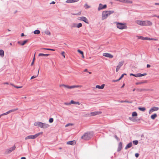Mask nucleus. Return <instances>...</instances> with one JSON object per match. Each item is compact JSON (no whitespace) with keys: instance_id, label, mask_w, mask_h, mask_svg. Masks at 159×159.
I'll use <instances>...</instances> for the list:
<instances>
[{"instance_id":"49530a36","label":"nucleus","mask_w":159,"mask_h":159,"mask_svg":"<svg viewBox=\"0 0 159 159\" xmlns=\"http://www.w3.org/2000/svg\"><path fill=\"white\" fill-rule=\"evenodd\" d=\"M75 102L74 101L72 100L70 101V102L68 104H75Z\"/></svg>"},{"instance_id":"39448f33","label":"nucleus","mask_w":159,"mask_h":159,"mask_svg":"<svg viewBox=\"0 0 159 159\" xmlns=\"http://www.w3.org/2000/svg\"><path fill=\"white\" fill-rule=\"evenodd\" d=\"M129 119L133 122H136L138 123H140V119H138L137 117H129Z\"/></svg>"},{"instance_id":"4d7b16f0","label":"nucleus","mask_w":159,"mask_h":159,"mask_svg":"<svg viewBox=\"0 0 159 159\" xmlns=\"http://www.w3.org/2000/svg\"><path fill=\"white\" fill-rule=\"evenodd\" d=\"M150 40H154V41H157L158 39H154V38H150Z\"/></svg>"},{"instance_id":"603ef678","label":"nucleus","mask_w":159,"mask_h":159,"mask_svg":"<svg viewBox=\"0 0 159 159\" xmlns=\"http://www.w3.org/2000/svg\"><path fill=\"white\" fill-rule=\"evenodd\" d=\"M120 80V78H119L118 79V80H112V82H117L119 80Z\"/></svg>"},{"instance_id":"2f4dec72","label":"nucleus","mask_w":159,"mask_h":159,"mask_svg":"<svg viewBox=\"0 0 159 159\" xmlns=\"http://www.w3.org/2000/svg\"><path fill=\"white\" fill-rule=\"evenodd\" d=\"M82 26V25L81 23H79L78 24H76V27L80 28Z\"/></svg>"},{"instance_id":"6e6552de","label":"nucleus","mask_w":159,"mask_h":159,"mask_svg":"<svg viewBox=\"0 0 159 159\" xmlns=\"http://www.w3.org/2000/svg\"><path fill=\"white\" fill-rule=\"evenodd\" d=\"M102 113V112L101 111H96L91 112L90 114V116H93L100 114Z\"/></svg>"},{"instance_id":"b1692460","label":"nucleus","mask_w":159,"mask_h":159,"mask_svg":"<svg viewBox=\"0 0 159 159\" xmlns=\"http://www.w3.org/2000/svg\"><path fill=\"white\" fill-rule=\"evenodd\" d=\"M147 82V80H145V81H143L141 82H137L136 83V84L139 85V84H143L144 83H146Z\"/></svg>"},{"instance_id":"c756f323","label":"nucleus","mask_w":159,"mask_h":159,"mask_svg":"<svg viewBox=\"0 0 159 159\" xmlns=\"http://www.w3.org/2000/svg\"><path fill=\"white\" fill-rule=\"evenodd\" d=\"M132 115L133 117H136L137 116L138 114L136 111H134L132 112Z\"/></svg>"},{"instance_id":"f03ea898","label":"nucleus","mask_w":159,"mask_h":159,"mask_svg":"<svg viewBox=\"0 0 159 159\" xmlns=\"http://www.w3.org/2000/svg\"><path fill=\"white\" fill-rule=\"evenodd\" d=\"M92 135L89 132L85 133L81 137V139L85 140H88L92 137Z\"/></svg>"},{"instance_id":"774afa93","label":"nucleus","mask_w":159,"mask_h":159,"mask_svg":"<svg viewBox=\"0 0 159 159\" xmlns=\"http://www.w3.org/2000/svg\"><path fill=\"white\" fill-rule=\"evenodd\" d=\"M25 36V35L23 33H21V36L23 37V36Z\"/></svg>"},{"instance_id":"f8f14e48","label":"nucleus","mask_w":159,"mask_h":159,"mask_svg":"<svg viewBox=\"0 0 159 159\" xmlns=\"http://www.w3.org/2000/svg\"><path fill=\"white\" fill-rule=\"evenodd\" d=\"M34 125L35 126H38L39 127L42 128L43 123L40 122H36L34 123Z\"/></svg>"},{"instance_id":"5701e85b","label":"nucleus","mask_w":159,"mask_h":159,"mask_svg":"<svg viewBox=\"0 0 159 159\" xmlns=\"http://www.w3.org/2000/svg\"><path fill=\"white\" fill-rule=\"evenodd\" d=\"M106 11L108 16L114 12L113 11Z\"/></svg>"},{"instance_id":"37998d69","label":"nucleus","mask_w":159,"mask_h":159,"mask_svg":"<svg viewBox=\"0 0 159 159\" xmlns=\"http://www.w3.org/2000/svg\"><path fill=\"white\" fill-rule=\"evenodd\" d=\"M53 118H49V122L50 123H52L53 122Z\"/></svg>"},{"instance_id":"aec40b11","label":"nucleus","mask_w":159,"mask_h":159,"mask_svg":"<svg viewBox=\"0 0 159 159\" xmlns=\"http://www.w3.org/2000/svg\"><path fill=\"white\" fill-rule=\"evenodd\" d=\"M157 114L155 113L151 116V118L152 120H154L157 117Z\"/></svg>"},{"instance_id":"0e129e2a","label":"nucleus","mask_w":159,"mask_h":159,"mask_svg":"<svg viewBox=\"0 0 159 159\" xmlns=\"http://www.w3.org/2000/svg\"><path fill=\"white\" fill-rule=\"evenodd\" d=\"M150 66H151L149 64H147V68H149L150 67Z\"/></svg>"},{"instance_id":"bb28decb","label":"nucleus","mask_w":159,"mask_h":159,"mask_svg":"<svg viewBox=\"0 0 159 159\" xmlns=\"http://www.w3.org/2000/svg\"><path fill=\"white\" fill-rule=\"evenodd\" d=\"M138 109L139 110L142 111H144L146 110V108L144 107H139Z\"/></svg>"},{"instance_id":"f3484780","label":"nucleus","mask_w":159,"mask_h":159,"mask_svg":"<svg viewBox=\"0 0 159 159\" xmlns=\"http://www.w3.org/2000/svg\"><path fill=\"white\" fill-rule=\"evenodd\" d=\"M138 39L143 40H150V38L144 37L142 36H139Z\"/></svg>"},{"instance_id":"9d476101","label":"nucleus","mask_w":159,"mask_h":159,"mask_svg":"<svg viewBox=\"0 0 159 159\" xmlns=\"http://www.w3.org/2000/svg\"><path fill=\"white\" fill-rule=\"evenodd\" d=\"M102 55L103 56H104V57H108V58H112L113 57V55H112V54H111L109 53H103Z\"/></svg>"},{"instance_id":"c03bdc74","label":"nucleus","mask_w":159,"mask_h":159,"mask_svg":"<svg viewBox=\"0 0 159 159\" xmlns=\"http://www.w3.org/2000/svg\"><path fill=\"white\" fill-rule=\"evenodd\" d=\"M127 75L125 73H124V74H122L120 76V77L119 78L120 80L124 76V75Z\"/></svg>"},{"instance_id":"a19ab883","label":"nucleus","mask_w":159,"mask_h":159,"mask_svg":"<svg viewBox=\"0 0 159 159\" xmlns=\"http://www.w3.org/2000/svg\"><path fill=\"white\" fill-rule=\"evenodd\" d=\"M76 27V23H73L71 25V28H73V27Z\"/></svg>"},{"instance_id":"4be33fe9","label":"nucleus","mask_w":159,"mask_h":159,"mask_svg":"<svg viewBox=\"0 0 159 159\" xmlns=\"http://www.w3.org/2000/svg\"><path fill=\"white\" fill-rule=\"evenodd\" d=\"M49 126V125L47 124L43 123V128L46 129L48 128Z\"/></svg>"},{"instance_id":"6e6d98bb","label":"nucleus","mask_w":159,"mask_h":159,"mask_svg":"<svg viewBox=\"0 0 159 159\" xmlns=\"http://www.w3.org/2000/svg\"><path fill=\"white\" fill-rule=\"evenodd\" d=\"M65 53L64 52H62L61 53V54L62 55V56L64 57L65 58Z\"/></svg>"},{"instance_id":"f704fd0d","label":"nucleus","mask_w":159,"mask_h":159,"mask_svg":"<svg viewBox=\"0 0 159 159\" xmlns=\"http://www.w3.org/2000/svg\"><path fill=\"white\" fill-rule=\"evenodd\" d=\"M124 2L126 3H132V2L131 1H129L128 0H125Z\"/></svg>"},{"instance_id":"7c9ffc66","label":"nucleus","mask_w":159,"mask_h":159,"mask_svg":"<svg viewBox=\"0 0 159 159\" xmlns=\"http://www.w3.org/2000/svg\"><path fill=\"white\" fill-rule=\"evenodd\" d=\"M28 41V39H26L24 40L22 43H21V45L22 46L24 45Z\"/></svg>"},{"instance_id":"e433bc0d","label":"nucleus","mask_w":159,"mask_h":159,"mask_svg":"<svg viewBox=\"0 0 159 159\" xmlns=\"http://www.w3.org/2000/svg\"><path fill=\"white\" fill-rule=\"evenodd\" d=\"M84 7H85V8L86 9H88L90 7V6H89L87 4H86L84 5Z\"/></svg>"},{"instance_id":"de8ad7c7","label":"nucleus","mask_w":159,"mask_h":159,"mask_svg":"<svg viewBox=\"0 0 159 159\" xmlns=\"http://www.w3.org/2000/svg\"><path fill=\"white\" fill-rule=\"evenodd\" d=\"M125 102H126L128 103H132L133 102V101H128L127 100H125L124 101Z\"/></svg>"},{"instance_id":"473e14b6","label":"nucleus","mask_w":159,"mask_h":159,"mask_svg":"<svg viewBox=\"0 0 159 159\" xmlns=\"http://www.w3.org/2000/svg\"><path fill=\"white\" fill-rule=\"evenodd\" d=\"M39 69L38 72V74L36 76L33 75V76H32L30 78V80L33 79L36 77L39 74Z\"/></svg>"},{"instance_id":"393cba45","label":"nucleus","mask_w":159,"mask_h":159,"mask_svg":"<svg viewBox=\"0 0 159 159\" xmlns=\"http://www.w3.org/2000/svg\"><path fill=\"white\" fill-rule=\"evenodd\" d=\"M40 31L39 30H36L34 31V33L35 34H38L40 33Z\"/></svg>"},{"instance_id":"0eeeda50","label":"nucleus","mask_w":159,"mask_h":159,"mask_svg":"<svg viewBox=\"0 0 159 159\" xmlns=\"http://www.w3.org/2000/svg\"><path fill=\"white\" fill-rule=\"evenodd\" d=\"M107 7V5L106 4L103 5L102 4L100 3L99 4L98 7V10L100 11V10L106 9Z\"/></svg>"},{"instance_id":"a18cd8bd","label":"nucleus","mask_w":159,"mask_h":159,"mask_svg":"<svg viewBox=\"0 0 159 159\" xmlns=\"http://www.w3.org/2000/svg\"><path fill=\"white\" fill-rule=\"evenodd\" d=\"M137 91H140V92H142V91H144L147 90V89H137Z\"/></svg>"},{"instance_id":"7ed1b4c3","label":"nucleus","mask_w":159,"mask_h":159,"mask_svg":"<svg viewBox=\"0 0 159 159\" xmlns=\"http://www.w3.org/2000/svg\"><path fill=\"white\" fill-rule=\"evenodd\" d=\"M116 23L117 27L120 29L123 30L124 29L126 28L127 27L126 26L125 24L119 22H116Z\"/></svg>"},{"instance_id":"dca6fc26","label":"nucleus","mask_w":159,"mask_h":159,"mask_svg":"<svg viewBox=\"0 0 159 159\" xmlns=\"http://www.w3.org/2000/svg\"><path fill=\"white\" fill-rule=\"evenodd\" d=\"M35 139L34 136V135H29L27 136H26L25 138V140H27L28 139Z\"/></svg>"},{"instance_id":"bf43d9fd","label":"nucleus","mask_w":159,"mask_h":159,"mask_svg":"<svg viewBox=\"0 0 159 159\" xmlns=\"http://www.w3.org/2000/svg\"><path fill=\"white\" fill-rule=\"evenodd\" d=\"M135 155L136 158H138L139 157V154L138 153H136Z\"/></svg>"},{"instance_id":"2eb2a0df","label":"nucleus","mask_w":159,"mask_h":159,"mask_svg":"<svg viewBox=\"0 0 159 159\" xmlns=\"http://www.w3.org/2000/svg\"><path fill=\"white\" fill-rule=\"evenodd\" d=\"M122 148V143L121 142H120L118 144L117 151L119 152L120 151Z\"/></svg>"},{"instance_id":"ddd939ff","label":"nucleus","mask_w":159,"mask_h":159,"mask_svg":"<svg viewBox=\"0 0 159 159\" xmlns=\"http://www.w3.org/2000/svg\"><path fill=\"white\" fill-rule=\"evenodd\" d=\"M159 109V108L157 107H154L151 108L149 111V113L150 114L153 111H157Z\"/></svg>"},{"instance_id":"69168bd1","label":"nucleus","mask_w":159,"mask_h":159,"mask_svg":"<svg viewBox=\"0 0 159 159\" xmlns=\"http://www.w3.org/2000/svg\"><path fill=\"white\" fill-rule=\"evenodd\" d=\"M130 76H134L135 74H133V73H130Z\"/></svg>"},{"instance_id":"423d86ee","label":"nucleus","mask_w":159,"mask_h":159,"mask_svg":"<svg viewBox=\"0 0 159 159\" xmlns=\"http://www.w3.org/2000/svg\"><path fill=\"white\" fill-rule=\"evenodd\" d=\"M108 16V14L107 13L106 11H103L102 13V20H103L106 19L107 17Z\"/></svg>"},{"instance_id":"20e7f679","label":"nucleus","mask_w":159,"mask_h":159,"mask_svg":"<svg viewBox=\"0 0 159 159\" xmlns=\"http://www.w3.org/2000/svg\"><path fill=\"white\" fill-rule=\"evenodd\" d=\"M16 148V147L15 145H14L12 147L6 149L5 151V153L6 154H8L10 153L11 152L14 150Z\"/></svg>"},{"instance_id":"052dcab7","label":"nucleus","mask_w":159,"mask_h":159,"mask_svg":"<svg viewBox=\"0 0 159 159\" xmlns=\"http://www.w3.org/2000/svg\"><path fill=\"white\" fill-rule=\"evenodd\" d=\"M79 0H72L73 3L79 1Z\"/></svg>"},{"instance_id":"3c124183","label":"nucleus","mask_w":159,"mask_h":159,"mask_svg":"<svg viewBox=\"0 0 159 159\" xmlns=\"http://www.w3.org/2000/svg\"><path fill=\"white\" fill-rule=\"evenodd\" d=\"M139 73H138L137 74H135L134 76L136 77H139Z\"/></svg>"},{"instance_id":"13d9d810","label":"nucleus","mask_w":159,"mask_h":159,"mask_svg":"<svg viewBox=\"0 0 159 159\" xmlns=\"http://www.w3.org/2000/svg\"><path fill=\"white\" fill-rule=\"evenodd\" d=\"M70 89H72L75 88V85L70 86Z\"/></svg>"},{"instance_id":"72a5a7b5","label":"nucleus","mask_w":159,"mask_h":159,"mask_svg":"<svg viewBox=\"0 0 159 159\" xmlns=\"http://www.w3.org/2000/svg\"><path fill=\"white\" fill-rule=\"evenodd\" d=\"M138 141L137 140H135L133 141V144L135 145H137L138 143Z\"/></svg>"},{"instance_id":"09e8293b","label":"nucleus","mask_w":159,"mask_h":159,"mask_svg":"<svg viewBox=\"0 0 159 159\" xmlns=\"http://www.w3.org/2000/svg\"><path fill=\"white\" fill-rule=\"evenodd\" d=\"M66 2L67 3H73L72 2V0H67Z\"/></svg>"},{"instance_id":"9b49d317","label":"nucleus","mask_w":159,"mask_h":159,"mask_svg":"<svg viewBox=\"0 0 159 159\" xmlns=\"http://www.w3.org/2000/svg\"><path fill=\"white\" fill-rule=\"evenodd\" d=\"M79 20H81L83 21H84L86 23L88 24L89 23V21L87 19L86 17L84 16H82L81 17H79Z\"/></svg>"},{"instance_id":"8fccbe9b","label":"nucleus","mask_w":159,"mask_h":159,"mask_svg":"<svg viewBox=\"0 0 159 159\" xmlns=\"http://www.w3.org/2000/svg\"><path fill=\"white\" fill-rule=\"evenodd\" d=\"M114 137L117 141H119V138L116 135H115Z\"/></svg>"},{"instance_id":"680f3d73","label":"nucleus","mask_w":159,"mask_h":159,"mask_svg":"<svg viewBox=\"0 0 159 159\" xmlns=\"http://www.w3.org/2000/svg\"><path fill=\"white\" fill-rule=\"evenodd\" d=\"M56 3L55 2H54V1H52V2H51L50 4H55Z\"/></svg>"},{"instance_id":"c9c22d12","label":"nucleus","mask_w":159,"mask_h":159,"mask_svg":"<svg viewBox=\"0 0 159 159\" xmlns=\"http://www.w3.org/2000/svg\"><path fill=\"white\" fill-rule=\"evenodd\" d=\"M18 110V108L10 110H9V111L10 113H11L12 112H14L15 111H16Z\"/></svg>"},{"instance_id":"58836bf2","label":"nucleus","mask_w":159,"mask_h":159,"mask_svg":"<svg viewBox=\"0 0 159 159\" xmlns=\"http://www.w3.org/2000/svg\"><path fill=\"white\" fill-rule=\"evenodd\" d=\"M44 33L48 35H50L51 34L50 32L48 30L45 31Z\"/></svg>"},{"instance_id":"ea45409f","label":"nucleus","mask_w":159,"mask_h":159,"mask_svg":"<svg viewBox=\"0 0 159 159\" xmlns=\"http://www.w3.org/2000/svg\"><path fill=\"white\" fill-rule=\"evenodd\" d=\"M147 75V74L146 73H144L143 74H141L139 73V77H141L143 76H144Z\"/></svg>"},{"instance_id":"338daca9","label":"nucleus","mask_w":159,"mask_h":159,"mask_svg":"<svg viewBox=\"0 0 159 159\" xmlns=\"http://www.w3.org/2000/svg\"><path fill=\"white\" fill-rule=\"evenodd\" d=\"M9 113H10V112H9V111H7V112H6V115H7V114H9Z\"/></svg>"},{"instance_id":"a211bd4d","label":"nucleus","mask_w":159,"mask_h":159,"mask_svg":"<svg viewBox=\"0 0 159 159\" xmlns=\"http://www.w3.org/2000/svg\"><path fill=\"white\" fill-rule=\"evenodd\" d=\"M105 85L104 84H102L101 86L97 85L96 86V88L100 89H102L104 87Z\"/></svg>"},{"instance_id":"412c9836","label":"nucleus","mask_w":159,"mask_h":159,"mask_svg":"<svg viewBox=\"0 0 159 159\" xmlns=\"http://www.w3.org/2000/svg\"><path fill=\"white\" fill-rule=\"evenodd\" d=\"M0 56L2 57L4 56V52L3 50L0 49Z\"/></svg>"},{"instance_id":"1a4fd4ad","label":"nucleus","mask_w":159,"mask_h":159,"mask_svg":"<svg viewBox=\"0 0 159 159\" xmlns=\"http://www.w3.org/2000/svg\"><path fill=\"white\" fill-rule=\"evenodd\" d=\"M124 62V61H122L119 62V65L116 66V72L118 71L119 70L120 68L123 65Z\"/></svg>"},{"instance_id":"79ce46f5","label":"nucleus","mask_w":159,"mask_h":159,"mask_svg":"<svg viewBox=\"0 0 159 159\" xmlns=\"http://www.w3.org/2000/svg\"><path fill=\"white\" fill-rule=\"evenodd\" d=\"M77 51L80 54L82 55H83L84 52L78 49V50Z\"/></svg>"},{"instance_id":"a878e982","label":"nucleus","mask_w":159,"mask_h":159,"mask_svg":"<svg viewBox=\"0 0 159 159\" xmlns=\"http://www.w3.org/2000/svg\"><path fill=\"white\" fill-rule=\"evenodd\" d=\"M50 55V54H43V53H39V56H42V57H43V56H48Z\"/></svg>"},{"instance_id":"5fc2aeb1","label":"nucleus","mask_w":159,"mask_h":159,"mask_svg":"<svg viewBox=\"0 0 159 159\" xmlns=\"http://www.w3.org/2000/svg\"><path fill=\"white\" fill-rule=\"evenodd\" d=\"M14 87L17 89L21 88L22 87V86H18L16 85H14Z\"/></svg>"},{"instance_id":"4468645a","label":"nucleus","mask_w":159,"mask_h":159,"mask_svg":"<svg viewBox=\"0 0 159 159\" xmlns=\"http://www.w3.org/2000/svg\"><path fill=\"white\" fill-rule=\"evenodd\" d=\"M76 143V142L75 140L70 141L67 142V144L68 145H73L75 144Z\"/></svg>"},{"instance_id":"f257e3e1","label":"nucleus","mask_w":159,"mask_h":159,"mask_svg":"<svg viewBox=\"0 0 159 159\" xmlns=\"http://www.w3.org/2000/svg\"><path fill=\"white\" fill-rule=\"evenodd\" d=\"M137 23L143 26H147V25H152V23L150 21H141V20H137Z\"/></svg>"},{"instance_id":"864d4df0","label":"nucleus","mask_w":159,"mask_h":159,"mask_svg":"<svg viewBox=\"0 0 159 159\" xmlns=\"http://www.w3.org/2000/svg\"><path fill=\"white\" fill-rule=\"evenodd\" d=\"M73 125V124H72L68 123L66 125L65 127H66L70 125Z\"/></svg>"},{"instance_id":"c85d7f7f","label":"nucleus","mask_w":159,"mask_h":159,"mask_svg":"<svg viewBox=\"0 0 159 159\" xmlns=\"http://www.w3.org/2000/svg\"><path fill=\"white\" fill-rule=\"evenodd\" d=\"M43 134V132H39V133H38L36 134H35L34 135V138H35V139L38 136H39L40 134Z\"/></svg>"},{"instance_id":"4c0bfd02","label":"nucleus","mask_w":159,"mask_h":159,"mask_svg":"<svg viewBox=\"0 0 159 159\" xmlns=\"http://www.w3.org/2000/svg\"><path fill=\"white\" fill-rule=\"evenodd\" d=\"M43 49H44V50H48L52 51H54L55 50L54 49L49 48H43Z\"/></svg>"},{"instance_id":"6ab92c4d","label":"nucleus","mask_w":159,"mask_h":159,"mask_svg":"<svg viewBox=\"0 0 159 159\" xmlns=\"http://www.w3.org/2000/svg\"><path fill=\"white\" fill-rule=\"evenodd\" d=\"M132 142H130L129 143H128L125 147V149H127L128 148H130L132 147Z\"/></svg>"},{"instance_id":"e2e57ef3","label":"nucleus","mask_w":159,"mask_h":159,"mask_svg":"<svg viewBox=\"0 0 159 159\" xmlns=\"http://www.w3.org/2000/svg\"><path fill=\"white\" fill-rule=\"evenodd\" d=\"M125 1V0H119V1L122 2H124Z\"/></svg>"},{"instance_id":"cd10ccee","label":"nucleus","mask_w":159,"mask_h":159,"mask_svg":"<svg viewBox=\"0 0 159 159\" xmlns=\"http://www.w3.org/2000/svg\"><path fill=\"white\" fill-rule=\"evenodd\" d=\"M60 87H61V86H64L65 88H67V89H70V86H69V85H65V84H61V85H60Z\"/></svg>"}]
</instances>
